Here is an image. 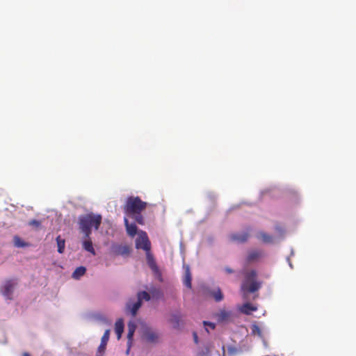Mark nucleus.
<instances>
[{
  "mask_svg": "<svg viewBox=\"0 0 356 356\" xmlns=\"http://www.w3.org/2000/svg\"><path fill=\"white\" fill-rule=\"evenodd\" d=\"M147 203L143 201L139 197L130 196L127 199L124 206V213L134 218L139 225H144L145 220L141 213L147 207Z\"/></svg>",
  "mask_w": 356,
  "mask_h": 356,
  "instance_id": "obj_1",
  "label": "nucleus"
},
{
  "mask_svg": "<svg viewBox=\"0 0 356 356\" xmlns=\"http://www.w3.org/2000/svg\"><path fill=\"white\" fill-rule=\"evenodd\" d=\"M102 220L101 215L94 213H89L79 217V228L85 234L86 238L90 237L92 227H94L96 230L99 229Z\"/></svg>",
  "mask_w": 356,
  "mask_h": 356,
  "instance_id": "obj_2",
  "label": "nucleus"
},
{
  "mask_svg": "<svg viewBox=\"0 0 356 356\" xmlns=\"http://www.w3.org/2000/svg\"><path fill=\"white\" fill-rule=\"evenodd\" d=\"M257 272L254 270L244 273V280L241 284V291L244 293H254L261 288V282L257 280Z\"/></svg>",
  "mask_w": 356,
  "mask_h": 356,
  "instance_id": "obj_3",
  "label": "nucleus"
},
{
  "mask_svg": "<svg viewBox=\"0 0 356 356\" xmlns=\"http://www.w3.org/2000/svg\"><path fill=\"white\" fill-rule=\"evenodd\" d=\"M136 248L143 249L145 252L150 251L151 243L145 232L140 231L138 232V236L136 239Z\"/></svg>",
  "mask_w": 356,
  "mask_h": 356,
  "instance_id": "obj_4",
  "label": "nucleus"
},
{
  "mask_svg": "<svg viewBox=\"0 0 356 356\" xmlns=\"http://www.w3.org/2000/svg\"><path fill=\"white\" fill-rule=\"evenodd\" d=\"M17 282L15 280H6L1 287V293L8 300L13 299V293Z\"/></svg>",
  "mask_w": 356,
  "mask_h": 356,
  "instance_id": "obj_5",
  "label": "nucleus"
},
{
  "mask_svg": "<svg viewBox=\"0 0 356 356\" xmlns=\"http://www.w3.org/2000/svg\"><path fill=\"white\" fill-rule=\"evenodd\" d=\"M147 263L154 274L161 280V273L150 251L146 252Z\"/></svg>",
  "mask_w": 356,
  "mask_h": 356,
  "instance_id": "obj_6",
  "label": "nucleus"
},
{
  "mask_svg": "<svg viewBox=\"0 0 356 356\" xmlns=\"http://www.w3.org/2000/svg\"><path fill=\"white\" fill-rule=\"evenodd\" d=\"M111 250L117 256H127L131 252L130 248L127 245H112Z\"/></svg>",
  "mask_w": 356,
  "mask_h": 356,
  "instance_id": "obj_7",
  "label": "nucleus"
},
{
  "mask_svg": "<svg viewBox=\"0 0 356 356\" xmlns=\"http://www.w3.org/2000/svg\"><path fill=\"white\" fill-rule=\"evenodd\" d=\"M143 337L149 343H156L159 339V334L150 328H146L143 331Z\"/></svg>",
  "mask_w": 356,
  "mask_h": 356,
  "instance_id": "obj_8",
  "label": "nucleus"
},
{
  "mask_svg": "<svg viewBox=\"0 0 356 356\" xmlns=\"http://www.w3.org/2000/svg\"><path fill=\"white\" fill-rule=\"evenodd\" d=\"M250 234L248 232L243 233H234L229 235V238L232 241L237 243H245L248 241Z\"/></svg>",
  "mask_w": 356,
  "mask_h": 356,
  "instance_id": "obj_9",
  "label": "nucleus"
},
{
  "mask_svg": "<svg viewBox=\"0 0 356 356\" xmlns=\"http://www.w3.org/2000/svg\"><path fill=\"white\" fill-rule=\"evenodd\" d=\"M124 222L127 234L131 237L135 236L138 232L137 226L134 223H129L126 217L124 218Z\"/></svg>",
  "mask_w": 356,
  "mask_h": 356,
  "instance_id": "obj_10",
  "label": "nucleus"
},
{
  "mask_svg": "<svg viewBox=\"0 0 356 356\" xmlns=\"http://www.w3.org/2000/svg\"><path fill=\"white\" fill-rule=\"evenodd\" d=\"M264 256V253L262 250H252L250 251L247 257V261L248 262L256 261Z\"/></svg>",
  "mask_w": 356,
  "mask_h": 356,
  "instance_id": "obj_11",
  "label": "nucleus"
},
{
  "mask_svg": "<svg viewBox=\"0 0 356 356\" xmlns=\"http://www.w3.org/2000/svg\"><path fill=\"white\" fill-rule=\"evenodd\" d=\"M115 331L117 334L118 339H120L122 337V334L124 331V323L122 319H118L115 324Z\"/></svg>",
  "mask_w": 356,
  "mask_h": 356,
  "instance_id": "obj_12",
  "label": "nucleus"
},
{
  "mask_svg": "<svg viewBox=\"0 0 356 356\" xmlns=\"http://www.w3.org/2000/svg\"><path fill=\"white\" fill-rule=\"evenodd\" d=\"M231 315V312L222 309L217 314V317L219 321L223 322L228 321L230 318Z\"/></svg>",
  "mask_w": 356,
  "mask_h": 356,
  "instance_id": "obj_13",
  "label": "nucleus"
},
{
  "mask_svg": "<svg viewBox=\"0 0 356 356\" xmlns=\"http://www.w3.org/2000/svg\"><path fill=\"white\" fill-rule=\"evenodd\" d=\"M192 277L190 272V269L188 267L186 269L184 277L183 280L184 284L188 289H191L192 284H191Z\"/></svg>",
  "mask_w": 356,
  "mask_h": 356,
  "instance_id": "obj_14",
  "label": "nucleus"
},
{
  "mask_svg": "<svg viewBox=\"0 0 356 356\" xmlns=\"http://www.w3.org/2000/svg\"><path fill=\"white\" fill-rule=\"evenodd\" d=\"M87 239L83 242V248L86 251L90 252L92 254L95 255V251L92 245L91 239L86 238Z\"/></svg>",
  "mask_w": 356,
  "mask_h": 356,
  "instance_id": "obj_15",
  "label": "nucleus"
},
{
  "mask_svg": "<svg viewBox=\"0 0 356 356\" xmlns=\"http://www.w3.org/2000/svg\"><path fill=\"white\" fill-rule=\"evenodd\" d=\"M257 238L261 239L264 243H273V237L264 232H261L257 235Z\"/></svg>",
  "mask_w": 356,
  "mask_h": 356,
  "instance_id": "obj_16",
  "label": "nucleus"
},
{
  "mask_svg": "<svg viewBox=\"0 0 356 356\" xmlns=\"http://www.w3.org/2000/svg\"><path fill=\"white\" fill-rule=\"evenodd\" d=\"M257 309L256 307L253 306L250 303H245L242 307L241 308V311L242 313L245 314H250L252 312L256 311Z\"/></svg>",
  "mask_w": 356,
  "mask_h": 356,
  "instance_id": "obj_17",
  "label": "nucleus"
},
{
  "mask_svg": "<svg viewBox=\"0 0 356 356\" xmlns=\"http://www.w3.org/2000/svg\"><path fill=\"white\" fill-rule=\"evenodd\" d=\"M210 294L216 302H220L223 300L224 296L219 288L211 291Z\"/></svg>",
  "mask_w": 356,
  "mask_h": 356,
  "instance_id": "obj_18",
  "label": "nucleus"
},
{
  "mask_svg": "<svg viewBox=\"0 0 356 356\" xmlns=\"http://www.w3.org/2000/svg\"><path fill=\"white\" fill-rule=\"evenodd\" d=\"M56 243L58 247V252L60 254L63 253L65 248V239L62 238L60 236H58L56 237Z\"/></svg>",
  "mask_w": 356,
  "mask_h": 356,
  "instance_id": "obj_19",
  "label": "nucleus"
},
{
  "mask_svg": "<svg viewBox=\"0 0 356 356\" xmlns=\"http://www.w3.org/2000/svg\"><path fill=\"white\" fill-rule=\"evenodd\" d=\"M86 271V268L83 266H79L75 269V270L72 273V277L74 279H79L81 276H83Z\"/></svg>",
  "mask_w": 356,
  "mask_h": 356,
  "instance_id": "obj_20",
  "label": "nucleus"
},
{
  "mask_svg": "<svg viewBox=\"0 0 356 356\" xmlns=\"http://www.w3.org/2000/svg\"><path fill=\"white\" fill-rule=\"evenodd\" d=\"M141 305H142V302L138 299L137 302H136L135 303H134L132 305V306L130 307V311H131V315L133 316H135L136 315V313H137L138 310L140 309V307H141Z\"/></svg>",
  "mask_w": 356,
  "mask_h": 356,
  "instance_id": "obj_21",
  "label": "nucleus"
},
{
  "mask_svg": "<svg viewBox=\"0 0 356 356\" xmlns=\"http://www.w3.org/2000/svg\"><path fill=\"white\" fill-rule=\"evenodd\" d=\"M137 298L141 302L143 299L149 301L151 298L150 295L147 291H145L138 292L137 294Z\"/></svg>",
  "mask_w": 356,
  "mask_h": 356,
  "instance_id": "obj_22",
  "label": "nucleus"
},
{
  "mask_svg": "<svg viewBox=\"0 0 356 356\" xmlns=\"http://www.w3.org/2000/svg\"><path fill=\"white\" fill-rule=\"evenodd\" d=\"M134 334V332H128V333H127V346H128V348H127V350L126 352V353L127 355L129 354V353L130 351V348H131V346L132 344Z\"/></svg>",
  "mask_w": 356,
  "mask_h": 356,
  "instance_id": "obj_23",
  "label": "nucleus"
},
{
  "mask_svg": "<svg viewBox=\"0 0 356 356\" xmlns=\"http://www.w3.org/2000/svg\"><path fill=\"white\" fill-rule=\"evenodd\" d=\"M109 336H110V330H106L102 337V340H101V342L102 343V346H106L107 344V342L109 339Z\"/></svg>",
  "mask_w": 356,
  "mask_h": 356,
  "instance_id": "obj_24",
  "label": "nucleus"
},
{
  "mask_svg": "<svg viewBox=\"0 0 356 356\" xmlns=\"http://www.w3.org/2000/svg\"><path fill=\"white\" fill-rule=\"evenodd\" d=\"M29 225L35 228H39L41 226V222L38 220H32L29 221Z\"/></svg>",
  "mask_w": 356,
  "mask_h": 356,
  "instance_id": "obj_25",
  "label": "nucleus"
},
{
  "mask_svg": "<svg viewBox=\"0 0 356 356\" xmlns=\"http://www.w3.org/2000/svg\"><path fill=\"white\" fill-rule=\"evenodd\" d=\"M275 231L280 236H283L284 234V229L280 225L275 226Z\"/></svg>",
  "mask_w": 356,
  "mask_h": 356,
  "instance_id": "obj_26",
  "label": "nucleus"
},
{
  "mask_svg": "<svg viewBox=\"0 0 356 356\" xmlns=\"http://www.w3.org/2000/svg\"><path fill=\"white\" fill-rule=\"evenodd\" d=\"M136 325L134 322H129L128 323V332H135Z\"/></svg>",
  "mask_w": 356,
  "mask_h": 356,
  "instance_id": "obj_27",
  "label": "nucleus"
},
{
  "mask_svg": "<svg viewBox=\"0 0 356 356\" xmlns=\"http://www.w3.org/2000/svg\"><path fill=\"white\" fill-rule=\"evenodd\" d=\"M15 245L17 247L24 246V243L22 241H21L20 238L18 237L15 238Z\"/></svg>",
  "mask_w": 356,
  "mask_h": 356,
  "instance_id": "obj_28",
  "label": "nucleus"
},
{
  "mask_svg": "<svg viewBox=\"0 0 356 356\" xmlns=\"http://www.w3.org/2000/svg\"><path fill=\"white\" fill-rule=\"evenodd\" d=\"M237 352V350L234 347H229L228 353L229 354H234Z\"/></svg>",
  "mask_w": 356,
  "mask_h": 356,
  "instance_id": "obj_29",
  "label": "nucleus"
},
{
  "mask_svg": "<svg viewBox=\"0 0 356 356\" xmlns=\"http://www.w3.org/2000/svg\"><path fill=\"white\" fill-rule=\"evenodd\" d=\"M106 346H102V343L101 342V343H100V345H99V346L98 348V352L100 353L104 352L105 350V349H106Z\"/></svg>",
  "mask_w": 356,
  "mask_h": 356,
  "instance_id": "obj_30",
  "label": "nucleus"
},
{
  "mask_svg": "<svg viewBox=\"0 0 356 356\" xmlns=\"http://www.w3.org/2000/svg\"><path fill=\"white\" fill-rule=\"evenodd\" d=\"M204 324L205 325H208V326H209L211 329H214V328H215V324H214V323H213L204 321Z\"/></svg>",
  "mask_w": 356,
  "mask_h": 356,
  "instance_id": "obj_31",
  "label": "nucleus"
},
{
  "mask_svg": "<svg viewBox=\"0 0 356 356\" xmlns=\"http://www.w3.org/2000/svg\"><path fill=\"white\" fill-rule=\"evenodd\" d=\"M194 341L196 343L198 342L197 335L195 332L193 333Z\"/></svg>",
  "mask_w": 356,
  "mask_h": 356,
  "instance_id": "obj_32",
  "label": "nucleus"
},
{
  "mask_svg": "<svg viewBox=\"0 0 356 356\" xmlns=\"http://www.w3.org/2000/svg\"><path fill=\"white\" fill-rule=\"evenodd\" d=\"M225 271L227 273H232L234 272V270L229 268H225Z\"/></svg>",
  "mask_w": 356,
  "mask_h": 356,
  "instance_id": "obj_33",
  "label": "nucleus"
},
{
  "mask_svg": "<svg viewBox=\"0 0 356 356\" xmlns=\"http://www.w3.org/2000/svg\"><path fill=\"white\" fill-rule=\"evenodd\" d=\"M22 356H30L29 353H24Z\"/></svg>",
  "mask_w": 356,
  "mask_h": 356,
  "instance_id": "obj_34",
  "label": "nucleus"
}]
</instances>
